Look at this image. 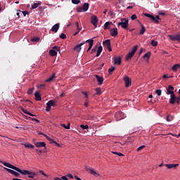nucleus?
I'll list each match as a JSON object with an SVG mask.
<instances>
[{
  "mask_svg": "<svg viewBox=\"0 0 180 180\" xmlns=\"http://www.w3.org/2000/svg\"><path fill=\"white\" fill-rule=\"evenodd\" d=\"M138 46H135L132 50L127 53V55L126 56V60L127 61L129 60H131V58H133V56H134V54H136V51H137V49H138Z\"/></svg>",
  "mask_w": 180,
  "mask_h": 180,
  "instance_id": "obj_1",
  "label": "nucleus"
},
{
  "mask_svg": "<svg viewBox=\"0 0 180 180\" xmlns=\"http://www.w3.org/2000/svg\"><path fill=\"white\" fill-rule=\"evenodd\" d=\"M117 26H122V29H127L129 27V20L122 18L121 22H118Z\"/></svg>",
  "mask_w": 180,
  "mask_h": 180,
  "instance_id": "obj_2",
  "label": "nucleus"
},
{
  "mask_svg": "<svg viewBox=\"0 0 180 180\" xmlns=\"http://www.w3.org/2000/svg\"><path fill=\"white\" fill-rule=\"evenodd\" d=\"M56 100H50L47 103H46V112H50L51 110V106H56Z\"/></svg>",
  "mask_w": 180,
  "mask_h": 180,
  "instance_id": "obj_3",
  "label": "nucleus"
},
{
  "mask_svg": "<svg viewBox=\"0 0 180 180\" xmlns=\"http://www.w3.org/2000/svg\"><path fill=\"white\" fill-rule=\"evenodd\" d=\"M168 37L172 41H180V33L175 35H169Z\"/></svg>",
  "mask_w": 180,
  "mask_h": 180,
  "instance_id": "obj_4",
  "label": "nucleus"
},
{
  "mask_svg": "<svg viewBox=\"0 0 180 180\" xmlns=\"http://www.w3.org/2000/svg\"><path fill=\"white\" fill-rule=\"evenodd\" d=\"M103 44L106 49H108V51H112V46L110 45V39H106L103 42Z\"/></svg>",
  "mask_w": 180,
  "mask_h": 180,
  "instance_id": "obj_5",
  "label": "nucleus"
},
{
  "mask_svg": "<svg viewBox=\"0 0 180 180\" xmlns=\"http://www.w3.org/2000/svg\"><path fill=\"white\" fill-rule=\"evenodd\" d=\"M113 60L115 65H120L122 64V57L114 56Z\"/></svg>",
  "mask_w": 180,
  "mask_h": 180,
  "instance_id": "obj_6",
  "label": "nucleus"
},
{
  "mask_svg": "<svg viewBox=\"0 0 180 180\" xmlns=\"http://www.w3.org/2000/svg\"><path fill=\"white\" fill-rule=\"evenodd\" d=\"M4 169H6V171H7V172H9V174H11L12 175H15L17 178H20V174L18 172H15L14 170L6 168V167H5Z\"/></svg>",
  "mask_w": 180,
  "mask_h": 180,
  "instance_id": "obj_7",
  "label": "nucleus"
},
{
  "mask_svg": "<svg viewBox=\"0 0 180 180\" xmlns=\"http://www.w3.org/2000/svg\"><path fill=\"white\" fill-rule=\"evenodd\" d=\"M91 23H92L95 27H98V17L96 15H92L91 18Z\"/></svg>",
  "mask_w": 180,
  "mask_h": 180,
  "instance_id": "obj_8",
  "label": "nucleus"
},
{
  "mask_svg": "<svg viewBox=\"0 0 180 180\" xmlns=\"http://www.w3.org/2000/svg\"><path fill=\"white\" fill-rule=\"evenodd\" d=\"M84 44H85V41H83L82 43L76 45L74 48V50L75 51H77V53H79V51H81V47H82V46H84Z\"/></svg>",
  "mask_w": 180,
  "mask_h": 180,
  "instance_id": "obj_9",
  "label": "nucleus"
},
{
  "mask_svg": "<svg viewBox=\"0 0 180 180\" xmlns=\"http://www.w3.org/2000/svg\"><path fill=\"white\" fill-rule=\"evenodd\" d=\"M117 120H122V119H123L124 114L120 111H118L115 113V115Z\"/></svg>",
  "mask_w": 180,
  "mask_h": 180,
  "instance_id": "obj_10",
  "label": "nucleus"
},
{
  "mask_svg": "<svg viewBox=\"0 0 180 180\" xmlns=\"http://www.w3.org/2000/svg\"><path fill=\"white\" fill-rule=\"evenodd\" d=\"M174 88L173 86L169 85L168 88L167 89V92H166L167 95H173L174 94Z\"/></svg>",
  "mask_w": 180,
  "mask_h": 180,
  "instance_id": "obj_11",
  "label": "nucleus"
},
{
  "mask_svg": "<svg viewBox=\"0 0 180 180\" xmlns=\"http://www.w3.org/2000/svg\"><path fill=\"white\" fill-rule=\"evenodd\" d=\"M85 43H89V48L87 49V52L91 50V49H92V47L94 46V39H87L86 41H84V44Z\"/></svg>",
  "mask_w": 180,
  "mask_h": 180,
  "instance_id": "obj_12",
  "label": "nucleus"
},
{
  "mask_svg": "<svg viewBox=\"0 0 180 180\" xmlns=\"http://www.w3.org/2000/svg\"><path fill=\"white\" fill-rule=\"evenodd\" d=\"M124 81L125 82V86L126 88H129L131 84V82H130V78L129 77V76H125L124 77Z\"/></svg>",
  "mask_w": 180,
  "mask_h": 180,
  "instance_id": "obj_13",
  "label": "nucleus"
},
{
  "mask_svg": "<svg viewBox=\"0 0 180 180\" xmlns=\"http://www.w3.org/2000/svg\"><path fill=\"white\" fill-rule=\"evenodd\" d=\"M176 101V96H175V94H171L170 99H169V103L171 105H174Z\"/></svg>",
  "mask_w": 180,
  "mask_h": 180,
  "instance_id": "obj_14",
  "label": "nucleus"
},
{
  "mask_svg": "<svg viewBox=\"0 0 180 180\" xmlns=\"http://www.w3.org/2000/svg\"><path fill=\"white\" fill-rule=\"evenodd\" d=\"M96 77L97 82H98V85H102L103 84V77H101L98 75H94Z\"/></svg>",
  "mask_w": 180,
  "mask_h": 180,
  "instance_id": "obj_15",
  "label": "nucleus"
},
{
  "mask_svg": "<svg viewBox=\"0 0 180 180\" xmlns=\"http://www.w3.org/2000/svg\"><path fill=\"white\" fill-rule=\"evenodd\" d=\"M15 171H17V172H19L22 175H28L29 174L28 170H22L19 167H16Z\"/></svg>",
  "mask_w": 180,
  "mask_h": 180,
  "instance_id": "obj_16",
  "label": "nucleus"
},
{
  "mask_svg": "<svg viewBox=\"0 0 180 180\" xmlns=\"http://www.w3.org/2000/svg\"><path fill=\"white\" fill-rule=\"evenodd\" d=\"M165 167H167L168 169H172V168H176V167H179V164H166Z\"/></svg>",
  "mask_w": 180,
  "mask_h": 180,
  "instance_id": "obj_17",
  "label": "nucleus"
},
{
  "mask_svg": "<svg viewBox=\"0 0 180 180\" xmlns=\"http://www.w3.org/2000/svg\"><path fill=\"white\" fill-rule=\"evenodd\" d=\"M60 29V23H56L51 27V31L54 32L55 33H57L58 32V30Z\"/></svg>",
  "mask_w": 180,
  "mask_h": 180,
  "instance_id": "obj_18",
  "label": "nucleus"
},
{
  "mask_svg": "<svg viewBox=\"0 0 180 180\" xmlns=\"http://www.w3.org/2000/svg\"><path fill=\"white\" fill-rule=\"evenodd\" d=\"M110 35L112 37H116L117 36V28H112L110 30Z\"/></svg>",
  "mask_w": 180,
  "mask_h": 180,
  "instance_id": "obj_19",
  "label": "nucleus"
},
{
  "mask_svg": "<svg viewBox=\"0 0 180 180\" xmlns=\"http://www.w3.org/2000/svg\"><path fill=\"white\" fill-rule=\"evenodd\" d=\"M3 165H4V167H7V168H11V169H14V171H16V166H14L13 165H11L9 163L7 162H4Z\"/></svg>",
  "mask_w": 180,
  "mask_h": 180,
  "instance_id": "obj_20",
  "label": "nucleus"
},
{
  "mask_svg": "<svg viewBox=\"0 0 180 180\" xmlns=\"http://www.w3.org/2000/svg\"><path fill=\"white\" fill-rule=\"evenodd\" d=\"M57 77L56 76V73H53L51 77H49V79L45 80V82H52V81H54Z\"/></svg>",
  "mask_w": 180,
  "mask_h": 180,
  "instance_id": "obj_21",
  "label": "nucleus"
},
{
  "mask_svg": "<svg viewBox=\"0 0 180 180\" xmlns=\"http://www.w3.org/2000/svg\"><path fill=\"white\" fill-rule=\"evenodd\" d=\"M151 20H153V22H154V23H156L157 25H158V23H160V20H161V18H160V16L156 15L155 17L152 18Z\"/></svg>",
  "mask_w": 180,
  "mask_h": 180,
  "instance_id": "obj_22",
  "label": "nucleus"
},
{
  "mask_svg": "<svg viewBox=\"0 0 180 180\" xmlns=\"http://www.w3.org/2000/svg\"><path fill=\"white\" fill-rule=\"evenodd\" d=\"M46 138L50 141L51 143L56 144V146H58L60 147V144H58L57 142H56L53 139L50 138L49 136L45 135Z\"/></svg>",
  "mask_w": 180,
  "mask_h": 180,
  "instance_id": "obj_23",
  "label": "nucleus"
},
{
  "mask_svg": "<svg viewBox=\"0 0 180 180\" xmlns=\"http://www.w3.org/2000/svg\"><path fill=\"white\" fill-rule=\"evenodd\" d=\"M103 50V48L102 47V46H99L98 47V49L96 51V57H99V56H101V53H102Z\"/></svg>",
  "mask_w": 180,
  "mask_h": 180,
  "instance_id": "obj_24",
  "label": "nucleus"
},
{
  "mask_svg": "<svg viewBox=\"0 0 180 180\" xmlns=\"http://www.w3.org/2000/svg\"><path fill=\"white\" fill-rule=\"evenodd\" d=\"M180 68V64H176L172 67V70L174 71V72H176Z\"/></svg>",
  "mask_w": 180,
  "mask_h": 180,
  "instance_id": "obj_25",
  "label": "nucleus"
},
{
  "mask_svg": "<svg viewBox=\"0 0 180 180\" xmlns=\"http://www.w3.org/2000/svg\"><path fill=\"white\" fill-rule=\"evenodd\" d=\"M141 30L139 32V34H144V33H146V27H144V25L143 24H141Z\"/></svg>",
  "mask_w": 180,
  "mask_h": 180,
  "instance_id": "obj_26",
  "label": "nucleus"
},
{
  "mask_svg": "<svg viewBox=\"0 0 180 180\" xmlns=\"http://www.w3.org/2000/svg\"><path fill=\"white\" fill-rule=\"evenodd\" d=\"M35 146L37 148L46 147V143L44 142H37L35 143Z\"/></svg>",
  "mask_w": 180,
  "mask_h": 180,
  "instance_id": "obj_27",
  "label": "nucleus"
},
{
  "mask_svg": "<svg viewBox=\"0 0 180 180\" xmlns=\"http://www.w3.org/2000/svg\"><path fill=\"white\" fill-rule=\"evenodd\" d=\"M82 8H83L84 12H86L88 9H89V4L84 3Z\"/></svg>",
  "mask_w": 180,
  "mask_h": 180,
  "instance_id": "obj_28",
  "label": "nucleus"
},
{
  "mask_svg": "<svg viewBox=\"0 0 180 180\" xmlns=\"http://www.w3.org/2000/svg\"><path fill=\"white\" fill-rule=\"evenodd\" d=\"M35 99L36 101H41V96H40V94L39 91H36L34 94Z\"/></svg>",
  "mask_w": 180,
  "mask_h": 180,
  "instance_id": "obj_29",
  "label": "nucleus"
},
{
  "mask_svg": "<svg viewBox=\"0 0 180 180\" xmlns=\"http://www.w3.org/2000/svg\"><path fill=\"white\" fill-rule=\"evenodd\" d=\"M56 54H57V51L54 49H51L49 51V55L51 56V57H56Z\"/></svg>",
  "mask_w": 180,
  "mask_h": 180,
  "instance_id": "obj_30",
  "label": "nucleus"
},
{
  "mask_svg": "<svg viewBox=\"0 0 180 180\" xmlns=\"http://www.w3.org/2000/svg\"><path fill=\"white\" fill-rule=\"evenodd\" d=\"M23 146L25 148H34V146L31 143H23Z\"/></svg>",
  "mask_w": 180,
  "mask_h": 180,
  "instance_id": "obj_31",
  "label": "nucleus"
},
{
  "mask_svg": "<svg viewBox=\"0 0 180 180\" xmlns=\"http://www.w3.org/2000/svg\"><path fill=\"white\" fill-rule=\"evenodd\" d=\"M40 5H41V3L40 1H39L38 3H34L32 6V9H36L37 8H39Z\"/></svg>",
  "mask_w": 180,
  "mask_h": 180,
  "instance_id": "obj_32",
  "label": "nucleus"
},
{
  "mask_svg": "<svg viewBox=\"0 0 180 180\" xmlns=\"http://www.w3.org/2000/svg\"><path fill=\"white\" fill-rule=\"evenodd\" d=\"M110 24L112 25V22H106L105 24H104V29L105 30H108V29H110Z\"/></svg>",
  "mask_w": 180,
  "mask_h": 180,
  "instance_id": "obj_33",
  "label": "nucleus"
},
{
  "mask_svg": "<svg viewBox=\"0 0 180 180\" xmlns=\"http://www.w3.org/2000/svg\"><path fill=\"white\" fill-rule=\"evenodd\" d=\"M86 170L90 171L91 174H92V175H98V176L101 175L98 173H97L96 172H95L93 169H91L88 168V167L86 168Z\"/></svg>",
  "mask_w": 180,
  "mask_h": 180,
  "instance_id": "obj_34",
  "label": "nucleus"
},
{
  "mask_svg": "<svg viewBox=\"0 0 180 180\" xmlns=\"http://www.w3.org/2000/svg\"><path fill=\"white\" fill-rule=\"evenodd\" d=\"M34 176H36V173L32 172H30L28 173V178H34Z\"/></svg>",
  "mask_w": 180,
  "mask_h": 180,
  "instance_id": "obj_35",
  "label": "nucleus"
},
{
  "mask_svg": "<svg viewBox=\"0 0 180 180\" xmlns=\"http://www.w3.org/2000/svg\"><path fill=\"white\" fill-rule=\"evenodd\" d=\"M151 45L153 47H157L158 46V41H155V40H152L151 41Z\"/></svg>",
  "mask_w": 180,
  "mask_h": 180,
  "instance_id": "obj_36",
  "label": "nucleus"
},
{
  "mask_svg": "<svg viewBox=\"0 0 180 180\" xmlns=\"http://www.w3.org/2000/svg\"><path fill=\"white\" fill-rule=\"evenodd\" d=\"M150 57H151V52H147L143 56V58H150Z\"/></svg>",
  "mask_w": 180,
  "mask_h": 180,
  "instance_id": "obj_37",
  "label": "nucleus"
},
{
  "mask_svg": "<svg viewBox=\"0 0 180 180\" xmlns=\"http://www.w3.org/2000/svg\"><path fill=\"white\" fill-rule=\"evenodd\" d=\"M111 153L112 154H115L116 155H118V157H123L124 155L122 153H119V152L112 151Z\"/></svg>",
  "mask_w": 180,
  "mask_h": 180,
  "instance_id": "obj_38",
  "label": "nucleus"
},
{
  "mask_svg": "<svg viewBox=\"0 0 180 180\" xmlns=\"http://www.w3.org/2000/svg\"><path fill=\"white\" fill-rule=\"evenodd\" d=\"M174 120V117H172V115H167L166 117L167 122H172V120Z\"/></svg>",
  "mask_w": 180,
  "mask_h": 180,
  "instance_id": "obj_39",
  "label": "nucleus"
},
{
  "mask_svg": "<svg viewBox=\"0 0 180 180\" xmlns=\"http://www.w3.org/2000/svg\"><path fill=\"white\" fill-rule=\"evenodd\" d=\"M33 91H34V87L30 88L27 92L28 95H32L33 94Z\"/></svg>",
  "mask_w": 180,
  "mask_h": 180,
  "instance_id": "obj_40",
  "label": "nucleus"
},
{
  "mask_svg": "<svg viewBox=\"0 0 180 180\" xmlns=\"http://www.w3.org/2000/svg\"><path fill=\"white\" fill-rule=\"evenodd\" d=\"M115 68H115V66H112L108 69V72H109L110 75H112V72H113V71H115Z\"/></svg>",
  "mask_w": 180,
  "mask_h": 180,
  "instance_id": "obj_41",
  "label": "nucleus"
},
{
  "mask_svg": "<svg viewBox=\"0 0 180 180\" xmlns=\"http://www.w3.org/2000/svg\"><path fill=\"white\" fill-rule=\"evenodd\" d=\"M60 39H62L63 40H65L67 39V35L64 33H61L59 36Z\"/></svg>",
  "mask_w": 180,
  "mask_h": 180,
  "instance_id": "obj_42",
  "label": "nucleus"
},
{
  "mask_svg": "<svg viewBox=\"0 0 180 180\" xmlns=\"http://www.w3.org/2000/svg\"><path fill=\"white\" fill-rule=\"evenodd\" d=\"M96 95H101L102 94V90L101 89V88H96Z\"/></svg>",
  "mask_w": 180,
  "mask_h": 180,
  "instance_id": "obj_43",
  "label": "nucleus"
},
{
  "mask_svg": "<svg viewBox=\"0 0 180 180\" xmlns=\"http://www.w3.org/2000/svg\"><path fill=\"white\" fill-rule=\"evenodd\" d=\"M40 41V38L39 37H33L31 39V41H35L36 43Z\"/></svg>",
  "mask_w": 180,
  "mask_h": 180,
  "instance_id": "obj_44",
  "label": "nucleus"
},
{
  "mask_svg": "<svg viewBox=\"0 0 180 180\" xmlns=\"http://www.w3.org/2000/svg\"><path fill=\"white\" fill-rule=\"evenodd\" d=\"M81 129H82L83 130H86L87 129H89V126L88 125H84V124H81L80 125Z\"/></svg>",
  "mask_w": 180,
  "mask_h": 180,
  "instance_id": "obj_45",
  "label": "nucleus"
},
{
  "mask_svg": "<svg viewBox=\"0 0 180 180\" xmlns=\"http://www.w3.org/2000/svg\"><path fill=\"white\" fill-rule=\"evenodd\" d=\"M174 76H169V75L167 74V75H164L162 76V78H164V79H168V78H172Z\"/></svg>",
  "mask_w": 180,
  "mask_h": 180,
  "instance_id": "obj_46",
  "label": "nucleus"
},
{
  "mask_svg": "<svg viewBox=\"0 0 180 180\" xmlns=\"http://www.w3.org/2000/svg\"><path fill=\"white\" fill-rule=\"evenodd\" d=\"M80 2V0H72V4H74V5H78Z\"/></svg>",
  "mask_w": 180,
  "mask_h": 180,
  "instance_id": "obj_47",
  "label": "nucleus"
},
{
  "mask_svg": "<svg viewBox=\"0 0 180 180\" xmlns=\"http://www.w3.org/2000/svg\"><path fill=\"white\" fill-rule=\"evenodd\" d=\"M60 126H62V127H64V129H66L67 130H70V124H68V126L65 124H61Z\"/></svg>",
  "mask_w": 180,
  "mask_h": 180,
  "instance_id": "obj_48",
  "label": "nucleus"
},
{
  "mask_svg": "<svg viewBox=\"0 0 180 180\" xmlns=\"http://www.w3.org/2000/svg\"><path fill=\"white\" fill-rule=\"evenodd\" d=\"M162 92V91H161V89H157V90L155 91V94H158V96H161Z\"/></svg>",
  "mask_w": 180,
  "mask_h": 180,
  "instance_id": "obj_49",
  "label": "nucleus"
},
{
  "mask_svg": "<svg viewBox=\"0 0 180 180\" xmlns=\"http://www.w3.org/2000/svg\"><path fill=\"white\" fill-rule=\"evenodd\" d=\"M144 16H146V18H149V19H153V17L154 15H151V14H149V13H145L144 14Z\"/></svg>",
  "mask_w": 180,
  "mask_h": 180,
  "instance_id": "obj_50",
  "label": "nucleus"
},
{
  "mask_svg": "<svg viewBox=\"0 0 180 180\" xmlns=\"http://www.w3.org/2000/svg\"><path fill=\"white\" fill-rule=\"evenodd\" d=\"M76 26H77V30H79V32H81L82 30V27H79V24L78 22H76Z\"/></svg>",
  "mask_w": 180,
  "mask_h": 180,
  "instance_id": "obj_51",
  "label": "nucleus"
},
{
  "mask_svg": "<svg viewBox=\"0 0 180 180\" xmlns=\"http://www.w3.org/2000/svg\"><path fill=\"white\" fill-rule=\"evenodd\" d=\"M18 12H20L21 13H22V15L24 16H26V15H29V11H19Z\"/></svg>",
  "mask_w": 180,
  "mask_h": 180,
  "instance_id": "obj_52",
  "label": "nucleus"
},
{
  "mask_svg": "<svg viewBox=\"0 0 180 180\" xmlns=\"http://www.w3.org/2000/svg\"><path fill=\"white\" fill-rule=\"evenodd\" d=\"M146 148V146L142 145V146H139V147L136 149V151H141V150H143V148Z\"/></svg>",
  "mask_w": 180,
  "mask_h": 180,
  "instance_id": "obj_53",
  "label": "nucleus"
},
{
  "mask_svg": "<svg viewBox=\"0 0 180 180\" xmlns=\"http://www.w3.org/2000/svg\"><path fill=\"white\" fill-rule=\"evenodd\" d=\"M135 19H137V15L134 14L131 16V20H135Z\"/></svg>",
  "mask_w": 180,
  "mask_h": 180,
  "instance_id": "obj_54",
  "label": "nucleus"
},
{
  "mask_svg": "<svg viewBox=\"0 0 180 180\" xmlns=\"http://www.w3.org/2000/svg\"><path fill=\"white\" fill-rule=\"evenodd\" d=\"M44 86H46V85L44 84H38L37 86V87L38 88V89H41V88H44Z\"/></svg>",
  "mask_w": 180,
  "mask_h": 180,
  "instance_id": "obj_55",
  "label": "nucleus"
},
{
  "mask_svg": "<svg viewBox=\"0 0 180 180\" xmlns=\"http://www.w3.org/2000/svg\"><path fill=\"white\" fill-rule=\"evenodd\" d=\"M30 119L32 120L33 122H36V123H40V121L36 118L30 117Z\"/></svg>",
  "mask_w": 180,
  "mask_h": 180,
  "instance_id": "obj_56",
  "label": "nucleus"
},
{
  "mask_svg": "<svg viewBox=\"0 0 180 180\" xmlns=\"http://www.w3.org/2000/svg\"><path fill=\"white\" fill-rule=\"evenodd\" d=\"M77 12H84V8H82V7H78V8H77Z\"/></svg>",
  "mask_w": 180,
  "mask_h": 180,
  "instance_id": "obj_57",
  "label": "nucleus"
},
{
  "mask_svg": "<svg viewBox=\"0 0 180 180\" xmlns=\"http://www.w3.org/2000/svg\"><path fill=\"white\" fill-rule=\"evenodd\" d=\"M21 110L23 112V113H25V115H29L30 112L25 110V108H22Z\"/></svg>",
  "mask_w": 180,
  "mask_h": 180,
  "instance_id": "obj_58",
  "label": "nucleus"
},
{
  "mask_svg": "<svg viewBox=\"0 0 180 180\" xmlns=\"http://www.w3.org/2000/svg\"><path fill=\"white\" fill-rule=\"evenodd\" d=\"M53 50H56L57 51H60V47L57 46H54L53 47Z\"/></svg>",
  "mask_w": 180,
  "mask_h": 180,
  "instance_id": "obj_59",
  "label": "nucleus"
},
{
  "mask_svg": "<svg viewBox=\"0 0 180 180\" xmlns=\"http://www.w3.org/2000/svg\"><path fill=\"white\" fill-rule=\"evenodd\" d=\"M67 176H68V178H70V179H74V176H72V174H68L67 175Z\"/></svg>",
  "mask_w": 180,
  "mask_h": 180,
  "instance_id": "obj_60",
  "label": "nucleus"
},
{
  "mask_svg": "<svg viewBox=\"0 0 180 180\" xmlns=\"http://www.w3.org/2000/svg\"><path fill=\"white\" fill-rule=\"evenodd\" d=\"M176 103L179 105V102H180V96L176 97Z\"/></svg>",
  "mask_w": 180,
  "mask_h": 180,
  "instance_id": "obj_61",
  "label": "nucleus"
},
{
  "mask_svg": "<svg viewBox=\"0 0 180 180\" xmlns=\"http://www.w3.org/2000/svg\"><path fill=\"white\" fill-rule=\"evenodd\" d=\"M96 51V48H93L91 51V54H94Z\"/></svg>",
  "mask_w": 180,
  "mask_h": 180,
  "instance_id": "obj_62",
  "label": "nucleus"
},
{
  "mask_svg": "<svg viewBox=\"0 0 180 180\" xmlns=\"http://www.w3.org/2000/svg\"><path fill=\"white\" fill-rule=\"evenodd\" d=\"M82 94L84 95V97L88 98V94L85 91H83Z\"/></svg>",
  "mask_w": 180,
  "mask_h": 180,
  "instance_id": "obj_63",
  "label": "nucleus"
},
{
  "mask_svg": "<svg viewBox=\"0 0 180 180\" xmlns=\"http://www.w3.org/2000/svg\"><path fill=\"white\" fill-rule=\"evenodd\" d=\"M61 178L63 180H68V178L67 176H63Z\"/></svg>",
  "mask_w": 180,
  "mask_h": 180,
  "instance_id": "obj_64",
  "label": "nucleus"
}]
</instances>
